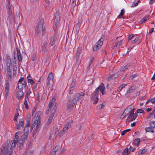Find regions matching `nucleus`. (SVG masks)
I'll return each instance as SVG.
<instances>
[{
  "label": "nucleus",
  "mask_w": 155,
  "mask_h": 155,
  "mask_svg": "<svg viewBox=\"0 0 155 155\" xmlns=\"http://www.w3.org/2000/svg\"><path fill=\"white\" fill-rule=\"evenodd\" d=\"M94 59V57H92L89 63V66H90L91 65Z\"/></svg>",
  "instance_id": "4d7b16f0"
},
{
  "label": "nucleus",
  "mask_w": 155,
  "mask_h": 155,
  "mask_svg": "<svg viewBox=\"0 0 155 155\" xmlns=\"http://www.w3.org/2000/svg\"><path fill=\"white\" fill-rule=\"evenodd\" d=\"M17 61H14L12 60V63L13 67L15 68V70H17Z\"/></svg>",
  "instance_id": "f704fd0d"
},
{
  "label": "nucleus",
  "mask_w": 155,
  "mask_h": 155,
  "mask_svg": "<svg viewBox=\"0 0 155 155\" xmlns=\"http://www.w3.org/2000/svg\"><path fill=\"white\" fill-rule=\"evenodd\" d=\"M45 26L44 23V20L41 19L38 22L37 25L35 28V34L37 35L41 34L42 36L45 35Z\"/></svg>",
  "instance_id": "7ed1b4c3"
},
{
  "label": "nucleus",
  "mask_w": 155,
  "mask_h": 155,
  "mask_svg": "<svg viewBox=\"0 0 155 155\" xmlns=\"http://www.w3.org/2000/svg\"><path fill=\"white\" fill-rule=\"evenodd\" d=\"M130 67V64H127V65H125V66H124V67L123 68H122L121 69H120V71H124L126 69H128V68Z\"/></svg>",
  "instance_id": "4c0bfd02"
},
{
  "label": "nucleus",
  "mask_w": 155,
  "mask_h": 155,
  "mask_svg": "<svg viewBox=\"0 0 155 155\" xmlns=\"http://www.w3.org/2000/svg\"><path fill=\"white\" fill-rule=\"evenodd\" d=\"M125 12L124 10L122 9L121 10V12L120 14V15L118 16L117 17L119 18H121V16L123 15L124 14Z\"/></svg>",
  "instance_id": "c9c22d12"
},
{
  "label": "nucleus",
  "mask_w": 155,
  "mask_h": 155,
  "mask_svg": "<svg viewBox=\"0 0 155 155\" xmlns=\"http://www.w3.org/2000/svg\"><path fill=\"white\" fill-rule=\"evenodd\" d=\"M150 125L153 128H155V121H153L150 122Z\"/></svg>",
  "instance_id": "09e8293b"
},
{
  "label": "nucleus",
  "mask_w": 155,
  "mask_h": 155,
  "mask_svg": "<svg viewBox=\"0 0 155 155\" xmlns=\"http://www.w3.org/2000/svg\"><path fill=\"white\" fill-rule=\"evenodd\" d=\"M19 123L20 125H21L22 127L23 126V119H20L19 120Z\"/></svg>",
  "instance_id": "8fccbe9b"
},
{
  "label": "nucleus",
  "mask_w": 155,
  "mask_h": 155,
  "mask_svg": "<svg viewBox=\"0 0 155 155\" xmlns=\"http://www.w3.org/2000/svg\"><path fill=\"white\" fill-rule=\"evenodd\" d=\"M53 77L52 72H50L47 78V85L49 87H51L53 83Z\"/></svg>",
  "instance_id": "6e6552de"
},
{
  "label": "nucleus",
  "mask_w": 155,
  "mask_h": 155,
  "mask_svg": "<svg viewBox=\"0 0 155 155\" xmlns=\"http://www.w3.org/2000/svg\"><path fill=\"white\" fill-rule=\"evenodd\" d=\"M137 116V113H135L133 115V120H134Z\"/></svg>",
  "instance_id": "69168bd1"
},
{
  "label": "nucleus",
  "mask_w": 155,
  "mask_h": 155,
  "mask_svg": "<svg viewBox=\"0 0 155 155\" xmlns=\"http://www.w3.org/2000/svg\"><path fill=\"white\" fill-rule=\"evenodd\" d=\"M134 36L133 34L130 35L128 36V41L131 40L132 38Z\"/></svg>",
  "instance_id": "052dcab7"
},
{
  "label": "nucleus",
  "mask_w": 155,
  "mask_h": 155,
  "mask_svg": "<svg viewBox=\"0 0 155 155\" xmlns=\"http://www.w3.org/2000/svg\"><path fill=\"white\" fill-rule=\"evenodd\" d=\"M60 148L61 147L59 146H56L55 147H54L52 150L56 152L57 151L59 150Z\"/></svg>",
  "instance_id": "79ce46f5"
},
{
  "label": "nucleus",
  "mask_w": 155,
  "mask_h": 155,
  "mask_svg": "<svg viewBox=\"0 0 155 155\" xmlns=\"http://www.w3.org/2000/svg\"><path fill=\"white\" fill-rule=\"evenodd\" d=\"M27 101H25L24 102V104L25 106V108L28 109V104Z\"/></svg>",
  "instance_id": "6e6d98bb"
},
{
  "label": "nucleus",
  "mask_w": 155,
  "mask_h": 155,
  "mask_svg": "<svg viewBox=\"0 0 155 155\" xmlns=\"http://www.w3.org/2000/svg\"><path fill=\"white\" fill-rule=\"evenodd\" d=\"M150 102L153 104L155 103V97L150 99Z\"/></svg>",
  "instance_id": "774afa93"
},
{
  "label": "nucleus",
  "mask_w": 155,
  "mask_h": 155,
  "mask_svg": "<svg viewBox=\"0 0 155 155\" xmlns=\"http://www.w3.org/2000/svg\"><path fill=\"white\" fill-rule=\"evenodd\" d=\"M147 151V149H144L143 150H140L139 152L140 155H142Z\"/></svg>",
  "instance_id": "e433bc0d"
},
{
  "label": "nucleus",
  "mask_w": 155,
  "mask_h": 155,
  "mask_svg": "<svg viewBox=\"0 0 155 155\" xmlns=\"http://www.w3.org/2000/svg\"><path fill=\"white\" fill-rule=\"evenodd\" d=\"M9 87V81H6L5 85V92L8 93Z\"/></svg>",
  "instance_id": "412c9836"
},
{
  "label": "nucleus",
  "mask_w": 155,
  "mask_h": 155,
  "mask_svg": "<svg viewBox=\"0 0 155 155\" xmlns=\"http://www.w3.org/2000/svg\"><path fill=\"white\" fill-rule=\"evenodd\" d=\"M36 121H37V120H35V121L34 122H32L31 124V128L32 129L35 126V123L36 122Z\"/></svg>",
  "instance_id": "338daca9"
},
{
  "label": "nucleus",
  "mask_w": 155,
  "mask_h": 155,
  "mask_svg": "<svg viewBox=\"0 0 155 155\" xmlns=\"http://www.w3.org/2000/svg\"><path fill=\"white\" fill-rule=\"evenodd\" d=\"M55 101V98L54 97H53L52 98V99H51V101L49 102V104L48 105V107L49 109L51 108L52 106H53L54 104V102Z\"/></svg>",
  "instance_id": "4be33fe9"
},
{
  "label": "nucleus",
  "mask_w": 155,
  "mask_h": 155,
  "mask_svg": "<svg viewBox=\"0 0 155 155\" xmlns=\"http://www.w3.org/2000/svg\"><path fill=\"white\" fill-rule=\"evenodd\" d=\"M99 90L103 95L104 94V91L105 90V87L103 83H101V85L96 88L91 95V101H93L94 104H96L98 101V97L99 95Z\"/></svg>",
  "instance_id": "f03ea898"
},
{
  "label": "nucleus",
  "mask_w": 155,
  "mask_h": 155,
  "mask_svg": "<svg viewBox=\"0 0 155 155\" xmlns=\"http://www.w3.org/2000/svg\"><path fill=\"white\" fill-rule=\"evenodd\" d=\"M26 87L25 81H24V83H18V87L19 90H23L24 88Z\"/></svg>",
  "instance_id": "dca6fc26"
},
{
  "label": "nucleus",
  "mask_w": 155,
  "mask_h": 155,
  "mask_svg": "<svg viewBox=\"0 0 155 155\" xmlns=\"http://www.w3.org/2000/svg\"><path fill=\"white\" fill-rule=\"evenodd\" d=\"M53 108L54 109V112L51 113L50 116L49 117L48 120L47 122V124L48 125H49V124H50L52 121V120L53 119V117L54 115V113H55V110H56V107L54 106Z\"/></svg>",
  "instance_id": "4468645a"
},
{
  "label": "nucleus",
  "mask_w": 155,
  "mask_h": 155,
  "mask_svg": "<svg viewBox=\"0 0 155 155\" xmlns=\"http://www.w3.org/2000/svg\"><path fill=\"white\" fill-rule=\"evenodd\" d=\"M24 131V133L23 135L21 137L20 142L23 141L25 142V141L27 140L28 138V134L29 130L27 127H25Z\"/></svg>",
  "instance_id": "0eeeda50"
},
{
  "label": "nucleus",
  "mask_w": 155,
  "mask_h": 155,
  "mask_svg": "<svg viewBox=\"0 0 155 155\" xmlns=\"http://www.w3.org/2000/svg\"><path fill=\"white\" fill-rule=\"evenodd\" d=\"M76 82V80L75 79H73L72 81V82L71 84V86H70V92L69 93V97H71V96H72V95L70 93H71V94L72 93H71V91H73V88Z\"/></svg>",
  "instance_id": "ddd939ff"
},
{
  "label": "nucleus",
  "mask_w": 155,
  "mask_h": 155,
  "mask_svg": "<svg viewBox=\"0 0 155 155\" xmlns=\"http://www.w3.org/2000/svg\"><path fill=\"white\" fill-rule=\"evenodd\" d=\"M138 5V2L135 3L134 2H133L131 6V7H134L137 6Z\"/></svg>",
  "instance_id": "e2e57ef3"
},
{
  "label": "nucleus",
  "mask_w": 155,
  "mask_h": 155,
  "mask_svg": "<svg viewBox=\"0 0 155 155\" xmlns=\"http://www.w3.org/2000/svg\"><path fill=\"white\" fill-rule=\"evenodd\" d=\"M128 146H129V147L128 148L129 150L130 151V152L131 151L132 152H134V151L135 150V148H134L132 146H131L130 145H129Z\"/></svg>",
  "instance_id": "de8ad7c7"
},
{
  "label": "nucleus",
  "mask_w": 155,
  "mask_h": 155,
  "mask_svg": "<svg viewBox=\"0 0 155 155\" xmlns=\"http://www.w3.org/2000/svg\"><path fill=\"white\" fill-rule=\"evenodd\" d=\"M144 110L141 109H139L137 110V113H143Z\"/></svg>",
  "instance_id": "13d9d810"
},
{
  "label": "nucleus",
  "mask_w": 155,
  "mask_h": 155,
  "mask_svg": "<svg viewBox=\"0 0 155 155\" xmlns=\"http://www.w3.org/2000/svg\"><path fill=\"white\" fill-rule=\"evenodd\" d=\"M73 124L72 121L70 120L68 121L65 125L64 128H63L62 130L61 131L58 135L59 137H61L64 134H65L68 130L69 128L71 127V125Z\"/></svg>",
  "instance_id": "423d86ee"
},
{
  "label": "nucleus",
  "mask_w": 155,
  "mask_h": 155,
  "mask_svg": "<svg viewBox=\"0 0 155 155\" xmlns=\"http://www.w3.org/2000/svg\"><path fill=\"white\" fill-rule=\"evenodd\" d=\"M17 94V98L18 99L21 98L23 95V93L22 91V90H19L16 93Z\"/></svg>",
  "instance_id": "a211bd4d"
},
{
  "label": "nucleus",
  "mask_w": 155,
  "mask_h": 155,
  "mask_svg": "<svg viewBox=\"0 0 155 155\" xmlns=\"http://www.w3.org/2000/svg\"><path fill=\"white\" fill-rule=\"evenodd\" d=\"M6 65L7 66V68H12V64L11 58L8 54H7L6 55Z\"/></svg>",
  "instance_id": "9d476101"
},
{
  "label": "nucleus",
  "mask_w": 155,
  "mask_h": 155,
  "mask_svg": "<svg viewBox=\"0 0 155 155\" xmlns=\"http://www.w3.org/2000/svg\"><path fill=\"white\" fill-rule=\"evenodd\" d=\"M135 87L133 86L131 87L129 90H127L125 94V95H127L130 93L131 92L135 90Z\"/></svg>",
  "instance_id": "a878e982"
},
{
  "label": "nucleus",
  "mask_w": 155,
  "mask_h": 155,
  "mask_svg": "<svg viewBox=\"0 0 155 155\" xmlns=\"http://www.w3.org/2000/svg\"><path fill=\"white\" fill-rule=\"evenodd\" d=\"M130 130V129H127V130H125L122 131L121 132V135L122 136H124L125 134L126 133V132H128Z\"/></svg>",
  "instance_id": "ea45409f"
},
{
  "label": "nucleus",
  "mask_w": 155,
  "mask_h": 155,
  "mask_svg": "<svg viewBox=\"0 0 155 155\" xmlns=\"http://www.w3.org/2000/svg\"><path fill=\"white\" fill-rule=\"evenodd\" d=\"M60 12L59 11H58L55 14V17L57 18V19L60 18Z\"/></svg>",
  "instance_id": "49530a36"
},
{
  "label": "nucleus",
  "mask_w": 155,
  "mask_h": 155,
  "mask_svg": "<svg viewBox=\"0 0 155 155\" xmlns=\"http://www.w3.org/2000/svg\"><path fill=\"white\" fill-rule=\"evenodd\" d=\"M127 114L126 112H124L123 114H122L121 116H120V118H123L125 117V116H127Z\"/></svg>",
  "instance_id": "864d4df0"
},
{
  "label": "nucleus",
  "mask_w": 155,
  "mask_h": 155,
  "mask_svg": "<svg viewBox=\"0 0 155 155\" xmlns=\"http://www.w3.org/2000/svg\"><path fill=\"white\" fill-rule=\"evenodd\" d=\"M47 44L46 42H44L43 45L42 49V53L45 54L47 50Z\"/></svg>",
  "instance_id": "aec40b11"
},
{
  "label": "nucleus",
  "mask_w": 155,
  "mask_h": 155,
  "mask_svg": "<svg viewBox=\"0 0 155 155\" xmlns=\"http://www.w3.org/2000/svg\"><path fill=\"white\" fill-rule=\"evenodd\" d=\"M56 153V152H55V151L53 150H51L50 155H55Z\"/></svg>",
  "instance_id": "0e129e2a"
},
{
  "label": "nucleus",
  "mask_w": 155,
  "mask_h": 155,
  "mask_svg": "<svg viewBox=\"0 0 155 155\" xmlns=\"http://www.w3.org/2000/svg\"><path fill=\"white\" fill-rule=\"evenodd\" d=\"M101 47H99V46L97 45H95L94 47L93 50L94 51H95L97 50L100 49Z\"/></svg>",
  "instance_id": "c03bdc74"
},
{
  "label": "nucleus",
  "mask_w": 155,
  "mask_h": 155,
  "mask_svg": "<svg viewBox=\"0 0 155 155\" xmlns=\"http://www.w3.org/2000/svg\"><path fill=\"white\" fill-rule=\"evenodd\" d=\"M104 107V105L103 104H101L99 105L98 107L97 108L99 109H103Z\"/></svg>",
  "instance_id": "3c124183"
},
{
  "label": "nucleus",
  "mask_w": 155,
  "mask_h": 155,
  "mask_svg": "<svg viewBox=\"0 0 155 155\" xmlns=\"http://www.w3.org/2000/svg\"><path fill=\"white\" fill-rule=\"evenodd\" d=\"M6 8L7 13L12 12V5L10 4L9 0H7Z\"/></svg>",
  "instance_id": "f8f14e48"
},
{
  "label": "nucleus",
  "mask_w": 155,
  "mask_h": 155,
  "mask_svg": "<svg viewBox=\"0 0 155 155\" xmlns=\"http://www.w3.org/2000/svg\"><path fill=\"white\" fill-rule=\"evenodd\" d=\"M13 56V58H12V60H14V61H17V59L18 58L19 62H21L22 55L21 54L20 50L18 48H17L14 50Z\"/></svg>",
  "instance_id": "39448f33"
},
{
  "label": "nucleus",
  "mask_w": 155,
  "mask_h": 155,
  "mask_svg": "<svg viewBox=\"0 0 155 155\" xmlns=\"http://www.w3.org/2000/svg\"><path fill=\"white\" fill-rule=\"evenodd\" d=\"M122 40H120L119 41L117 42L115 46H114V49H115V48H117V47L119 46L120 44L122 43Z\"/></svg>",
  "instance_id": "a19ab883"
},
{
  "label": "nucleus",
  "mask_w": 155,
  "mask_h": 155,
  "mask_svg": "<svg viewBox=\"0 0 155 155\" xmlns=\"http://www.w3.org/2000/svg\"><path fill=\"white\" fill-rule=\"evenodd\" d=\"M14 10V8H13ZM14 12V11H13ZM8 16V19L9 21V22L10 23L12 24L13 21L14 20V12L8 13H7Z\"/></svg>",
  "instance_id": "9b49d317"
},
{
  "label": "nucleus",
  "mask_w": 155,
  "mask_h": 155,
  "mask_svg": "<svg viewBox=\"0 0 155 155\" xmlns=\"http://www.w3.org/2000/svg\"><path fill=\"white\" fill-rule=\"evenodd\" d=\"M24 78L23 77L21 78L18 81V83H24Z\"/></svg>",
  "instance_id": "bf43d9fd"
},
{
  "label": "nucleus",
  "mask_w": 155,
  "mask_h": 155,
  "mask_svg": "<svg viewBox=\"0 0 155 155\" xmlns=\"http://www.w3.org/2000/svg\"><path fill=\"white\" fill-rule=\"evenodd\" d=\"M12 68H7V71L8 75V79L10 80L11 81L12 78Z\"/></svg>",
  "instance_id": "6ab92c4d"
},
{
  "label": "nucleus",
  "mask_w": 155,
  "mask_h": 155,
  "mask_svg": "<svg viewBox=\"0 0 155 155\" xmlns=\"http://www.w3.org/2000/svg\"><path fill=\"white\" fill-rule=\"evenodd\" d=\"M82 15L81 14L79 15L78 18V22L76 27L78 30L80 29L81 25L82 22Z\"/></svg>",
  "instance_id": "2eb2a0df"
},
{
  "label": "nucleus",
  "mask_w": 155,
  "mask_h": 155,
  "mask_svg": "<svg viewBox=\"0 0 155 155\" xmlns=\"http://www.w3.org/2000/svg\"><path fill=\"white\" fill-rule=\"evenodd\" d=\"M28 83H30L32 85L35 84L34 81L31 79H28Z\"/></svg>",
  "instance_id": "a18cd8bd"
},
{
  "label": "nucleus",
  "mask_w": 155,
  "mask_h": 155,
  "mask_svg": "<svg viewBox=\"0 0 155 155\" xmlns=\"http://www.w3.org/2000/svg\"><path fill=\"white\" fill-rule=\"evenodd\" d=\"M37 54L36 53L34 54L32 57V60L33 61H35L37 58Z\"/></svg>",
  "instance_id": "37998d69"
},
{
  "label": "nucleus",
  "mask_w": 155,
  "mask_h": 155,
  "mask_svg": "<svg viewBox=\"0 0 155 155\" xmlns=\"http://www.w3.org/2000/svg\"><path fill=\"white\" fill-rule=\"evenodd\" d=\"M15 138L16 140H11V141L10 144H9V143H8L7 142L6 143H5L3 144H5L6 143H7L8 144H9V145H10L11 146L12 145V148H11V150H13V148L15 146L16 144V143H17V142L18 141V140L19 138L18 135L17 134H15Z\"/></svg>",
  "instance_id": "1a4fd4ad"
},
{
  "label": "nucleus",
  "mask_w": 155,
  "mask_h": 155,
  "mask_svg": "<svg viewBox=\"0 0 155 155\" xmlns=\"http://www.w3.org/2000/svg\"><path fill=\"white\" fill-rule=\"evenodd\" d=\"M13 77H15L17 73V70H15V68H13Z\"/></svg>",
  "instance_id": "603ef678"
},
{
  "label": "nucleus",
  "mask_w": 155,
  "mask_h": 155,
  "mask_svg": "<svg viewBox=\"0 0 155 155\" xmlns=\"http://www.w3.org/2000/svg\"><path fill=\"white\" fill-rule=\"evenodd\" d=\"M84 95V93L81 92L80 93H78L76 94L73 98L72 101H71V98L68 99L67 103V109L69 110V112L72 110L73 107L76 106L77 101L79 99H81Z\"/></svg>",
  "instance_id": "f257e3e1"
},
{
  "label": "nucleus",
  "mask_w": 155,
  "mask_h": 155,
  "mask_svg": "<svg viewBox=\"0 0 155 155\" xmlns=\"http://www.w3.org/2000/svg\"><path fill=\"white\" fill-rule=\"evenodd\" d=\"M57 35L56 34H54L53 36L51 39V42L50 43L51 46H52L53 44L55 43L56 40L57 38Z\"/></svg>",
  "instance_id": "5701e85b"
},
{
  "label": "nucleus",
  "mask_w": 155,
  "mask_h": 155,
  "mask_svg": "<svg viewBox=\"0 0 155 155\" xmlns=\"http://www.w3.org/2000/svg\"><path fill=\"white\" fill-rule=\"evenodd\" d=\"M138 39L139 38L137 37H136L134 40L131 41V44H134L138 41Z\"/></svg>",
  "instance_id": "5fc2aeb1"
},
{
  "label": "nucleus",
  "mask_w": 155,
  "mask_h": 155,
  "mask_svg": "<svg viewBox=\"0 0 155 155\" xmlns=\"http://www.w3.org/2000/svg\"><path fill=\"white\" fill-rule=\"evenodd\" d=\"M12 146V145L7 143L3 144L1 148V155H13L12 154V151L11 150Z\"/></svg>",
  "instance_id": "20e7f679"
},
{
  "label": "nucleus",
  "mask_w": 155,
  "mask_h": 155,
  "mask_svg": "<svg viewBox=\"0 0 155 155\" xmlns=\"http://www.w3.org/2000/svg\"><path fill=\"white\" fill-rule=\"evenodd\" d=\"M26 122L27 124L25 127H27L28 128V127H29L30 126V117L27 118Z\"/></svg>",
  "instance_id": "bb28decb"
},
{
  "label": "nucleus",
  "mask_w": 155,
  "mask_h": 155,
  "mask_svg": "<svg viewBox=\"0 0 155 155\" xmlns=\"http://www.w3.org/2000/svg\"><path fill=\"white\" fill-rule=\"evenodd\" d=\"M60 19V18L57 19V18L55 17V18L54 19V23L55 24V26L56 27L58 24V21H59Z\"/></svg>",
  "instance_id": "72a5a7b5"
},
{
  "label": "nucleus",
  "mask_w": 155,
  "mask_h": 155,
  "mask_svg": "<svg viewBox=\"0 0 155 155\" xmlns=\"http://www.w3.org/2000/svg\"><path fill=\"white\" fill-rule=\"evenodd\" d=\"M149 15H147L145 16L143 19H142L140 21V22L141 24H142L145 22L147 20L149 19Z\"/></svg>",
  "instance_id": "7c9ffc66"
},
{
  "label": "nucleus",
  "mask_w": 155,
  "mask_h": 155,
  "mask_svg": "<svg viewBox=\"0 0 155 155\" xmlns=\"http://www.w3.org/2000/svg\"><path fill=\"white\" fill-rule=\"evenodd\" d=\"M140 142V138H138L135 139L134 141V144L136 146L138 147Z\"/></svg>",
  "instance_id": "393cba45"
},
{
  "label": "nucleus",
  "mask_w": 155,
  "mask_h": 155,
  "mask_svg": "<svg viewBox=\"0 0 155 155\" xmlns=\"http://www.w3.org/2000/svg\"><path fill=\"white\" fill-rule=\"evenodd\" d=\"M25 142L23 141L20 142L19 141V144H18V147L20 148V149H22L23 147V145Z\"/></svg>",
  "instance_id": "c756f323"
},
{
  "label": "nucleus",
  "mask_w": 155,
  "mask_h": 155,
  "mask_svg": "<svg viewBox=\"0 0 155 155\" xmlns=\"http://www.w3.org/2000/svg\"><path fill=\"white\" fill-rule=\"evenodd\" d=\"M124 112H126L127 114H128V113L130 112V110L127 107L125 109Z\"/></svg>",
  "instance_id": "680f3d73"
},
{
  "label": "nucleus",
  "mask_w": 155,
  "mask_h": 155,
  "mask_svg": "<svg viewBox=\"0 0 155 155\" xmlns=\"http://www.w3.org/2000/svg\"><path fill=\"white\" fill-rule=\"evenodd\" d=\"M81 51V49L80 48H78V49L77 50V53L76 54V58H79V55L80 54Z\"/></svg>",
  "instance_id": "473e14b6"
},
{
  "label": "nucleus",
  "mask_w": 155,
  "mask_h": 155,
  "mask_svg": "<svg viewBox=\"0 0 155 155\" xmlns=\"http://www.w3.org/2000/svg\"><path fill=\"white\" fill-rule=\"evenodd\" d=\"M145 130L146 132L149 131H151L153 133L154 132L153 129L151 127H146L145 129Z\"/></svg>",
  "instance_id": "c85d7f7f"
},
{
  "label": "nucleus",
  "mask_w": 155,
  "mask_h": 155,
  "mask_svg": "<svg viewBox=\"0 0 155 155\" xmlns=\"http://www.w3.org/2000/svg\"><path fill=\"white\" fill-rule=\"evenodd\" d=\"M137 76H138V74H133V75H132L131 76H130L129 77V79L132 80H133V79L134 78L137 77Z\"/></svg>",
  "instance_id": "58836bf2"
},
{
  "label": "nucleus",
  "mask_w": 155,
  "mask_h": 155,
  "mask_svg": "<svg viewBox=\"0 0 155 155\" xmlns=\"http://www.w3.org/2000/svg\"><path fill=\"white\" fill-rule=\"evenodd\" d=\"M133 114L130 113L127 119V121L130 122L133 121Z\"/></svg>",
  "instance_id": "cd10ccee"
},
{
  "label": "nucleus",
  "mask_w": 155,
  "mask_h": 155,
  "mask_svg": "<svg viewBox=\"0 0 155 155\" xmlns=\"http://www.w3.org/2000/svg\"><path fill=\"white\" fill-rule=\"evenodd\" d=\"M104 35H102L101 38L98 40L96 44H97V45H98L99 47H101L102 45L103 44V41H104Z\"/></svg>",
  "instance_id": "f3484780"
},
{
  "label": "nucleus",
  "mask_w": 155,
  "mask_h": 155,
  "mask_svg": "<svg viewBox=\"0 0 155 155\" xmlns=\"http://www.w3.org/2000/svg\"><path fill=\"white\" fill-rule=\"evenodd\" d=\"M128 146H127L125 150L122 152V155H128L129 153H130V151L128 150Z\"/></svg>",
  "instance_id": "b1692460"
},
{
  "label": "nucleus",
  "mask_w": 155,
  "mask_h": 155,
  "mask_svg": "<svg viewBox=\"0 0 155 155\" xmlns=\"http://www.w3.org/2000/svg\"><path fill=\"white\" fill-rule=\"evenodd\" d=\"M16 111L17 114H15L14 116V120L15 121H17V119L19 115V113L18 112V110L17 108L16 109Z\"/></svg>",
  "instance_id": "2f4dec72"
}]
</instances>
